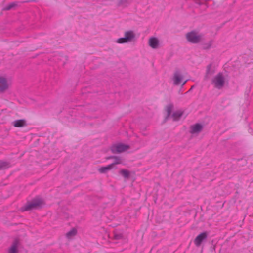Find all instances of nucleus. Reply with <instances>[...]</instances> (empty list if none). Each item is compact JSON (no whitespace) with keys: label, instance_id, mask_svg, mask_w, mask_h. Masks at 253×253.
<instances>
[{"label":"nucleus","instance_id":"4","mask_svg":"<svg viewBox=\"0 0 253 253\" xmlns=\"http://www.w3.org/2000/svg\"><path fill=\"white\" fill-rule=\"evenodd\" d=\"M173 81L174 84L176 85H183L186 82V81L184 80L182 74L178 71L174 73L173 77Z\"/></svg>","mask_w":253,"mask_h":253},{"label":"nucleus","instance_id":"17","mask_svg":"<svg viewBox=\"0 0 253 253\" xmlns=\"http://www.w3.org/2000/svg\"><path fill=\"white\" fill-rule=\"evenodd\" d=\"M173 109V105H172L171 104H168L167 106H166L165 110L167 112L168 117L169 116Z\"/></svg>","mask_w":253,"mask_h":253},{"label":"nucleus","instance_id":"14","mask_svg":"<svg viewBox=\"0 0 253 253\" xmlns=\"http://www.w3.org/2000/svg\"><path fill=\"white\" fill-rule=\"evenodd\" d=\"M114 166V164H111L107 166L99 168L98 169V171H99V172L102 173H105L107 171L113 168Z\"/></svg>","mask_w":253,"mask_h":253},{"label":"nucleus","instance_id":"22","mask_svg":"<svg viewBox=\"0 0 253 253\" xmlns=\"http://www.w3.org/2000/svg\"><path fill=\"white\" fill-rule=\"evenodd\" d=\"M15 4L12 3V4H9V5H8L6 8V10H9L12 7H13V6H14Z\"/></svg>","mask_w":253,"mask_h":253},{"label":"nucleus","instance_id":"5","mask_svg":"<svg viewBox=\"0 0 253 253\" xmlns=\"http://www.w3.org/2000/svg\"><path fill=\"white\" fill-rule=\"evenodd\" d=\"M129 149V146L127 145L123 144H118L114 145L112 147V151L113 153H122Z\"/></svg>","mask_w":253,"mask_h":253},{"label":"nucleus","instance_id":"19","mask_svg":"<svg viewBox=\"0 0 253 253\" xmlns=\"http://www.w3.org/2000/svg\"><path fill=\"white\" fill-rule=\"evenodd\" d=\"M120 173L125 177H128L129 175V171L125 169L121 170Z\"/></svg>","mask_w":253,"mask_h":253},{"label":"nucleus","instance_id":"1","mask_svg":"<svg viewBox=\"0 0 253 253\" xmlns=\"http://www.w3.org/2000/svg\"><path fill=\"white\" fill-rule=\"evenodd\" d=\"M204 34L197 30L188 32L186 35L187 41L192 43H198L201 42L204 38Z\"/></svg>","mask_w":253,"mask_h":253},{"label":"nucleus","instance_id":"13","mask_svg":"<svg viewBox=\"0 0 253 253\" xmlns=\"http://www.w3.org/2000/svg\"><path fill=\"white\" fill-rule=\"evenodd\" d=\"M124 36L128 42H130L134 38L135 35L132 31H127L125 32Z\"/></svg>","mask_w":253,"mask_h":253},{"label":"nucleus","instance_id":"9","mask_svg":"<svg viewBox=\"0 0 253 253\" xmlns=\"http://www.w3.org/2000/svg\"><path fill=\"white\" fill-rule=\"evenodd\" d=\"M148 44L152 48H157L159 45V41L156 38L151 37L149 40Z\"/></svg>","mask_w":253,"mask_h":253},{"label":"nucleus","instance_id":"16","mask_svg":"<svg viewBox=\"0 0 253 253\" xmlns=\"http://www.w3.org/2000/svg\"><path fill=\"white\" fill-rule=\"evenodd\" d=\"M76 234L77 230L73 228L66 233V237L69 239H70L74 237L76 235Z\"/></svg>","mask_w":253,"mask_h":253},{"label":"nucleus","instance_id":"6","mask_svg":"<svg viewBox=\"0 0 253 253\" xmlns=\"http://www.w3.org/2000/svg\"><path fill=\"white\" fill-rule=\"evenodd\" d=\"M9 83L7 80L3 76H0V92L3 91L8 89Z\"/></svg>","mask_w":253,"mask_h":253},{"label":"nucleus","instance_id":"21","mask_svg":"<svg viewBox=\"0 0 253 253\" xmlns=\"http://www.w3.org/2000/svg\"><path fill=\"white\" fill-rule=\"evenodd\" d=\"M213 41L212 40L210 41L208 43H207V49H209L212 46Z\"/></svg>","mask_w":253,"mask_h":253},{"label":"nucleus","instance_id":"12","mask_svg":"<svg viewBox=\"0 0 253 253\" xmlns=\"http://www.w3.org/2000/svg\"><path fill=\"white\" fill-rule=\"evenodd\" d=\"M18 245L19 241L16 240L13 242L11 247L10 248L9 250V253H17Z\"/></svg>","mask_w":253,"mask_h":253},{"label":"nucleus","instance_id":"15","mask_svg":"<svg viewBox=\"0 0 253 253\" xmlns=\"http://www.w3.org/2000/svg\"><path fill=\"white\" fill-rule=\"evenodd\" d=\"M183 112L181 110H178L174 113L172 115V117L173 120L174 121L178 120L182 115Z\"/></svg>","mask_w":253,"mask_h":253},{"label":"nucleus","instance_id":"3","mask_svg":"<svg viewBox=\"0 0 253 253\" xmlns=\"http://www.w3.org/2000/svg\"><path fill=\"white\" fill-rule=\"evenodd\" d=\"M44 204L42 199L40 198H36L28 202L25 207V210H30L42 207Z\"/></svg>","mask_w":253,"mask_h":253},{"label":"nucleus","instance_id":"11","mask_svg":"<svg viewBox=\"0 0 253 253\" xmlns=\"http://www.w3.org/2000/svg\"><path fill=\"white\" fill-rule=\"evenodd\" d=\"M206 238V233L203 232L200 235H199L195 240V244L197 246H199L202 241L204 240Z\"/></svg>","mask_w":253,"mask_h":253},{"label":"nucleus","instance_id":"8","mask_svg":"<svg viewBox=\"0 0 253 253\" xmlns=\"http://www.w3.org/2000/svg\"><path fill=\"white\" fill-rule=\"evenodd\" d=\"M12 125L16 127H22L27 126V122L25 119L17 120L13 122Z\"/></svg>","mask_w":253,"mask_h":253},{"label":"nucleus","instance_id":"10","mask_svg":"<svg viewBox=\"0 0 253 253\" xmlns=\"http://www.w3.org/2000/svg\"><path fill=\"white\" fill-rule=\"evenodd\" d=\"M216 70V65L214 63L212 62L207 66V74H212Z\"/></svg>","mask_w":253,"mask_h":253},{"label":"nucleus","instance_id":"20","mask_svg":"<svg viewBox=\"0 0 253 253\" xmlns=\"http://www.w3.org/2000/svg\"><path fill=\"white\" fill-rule=\"evenodd\" d=\"M115 161L114 162V163H113V164H114V165H116V164H120L121 163V161L119 158L115 157Z\"/></svg>","mask_w":253,"mask_h":253},{"label":"nucleus","instance_id":"2","mask_svg":"<svg viewBox=\"0 0 253 253\" xmlns=\"http://www.w3.org/2000/svg\"><path fill=\"white\" fill-rule=\"evenodd\" d=\"M212 82L215 88L221 89L224 86L225 78L223 74L220 72L213 78Z\"/></svg>","mask_w":253,"mask_h":253},{"label":"nucleus","instance_id":"18","mask_svg":"<svg viewBox=\"0 0 253 253\" xmlns=\"http://www.w3.org/2000/svg\"><path fill=\"white\" fill-rule=\"evenodd\" d=\"M128 42H129L127 41V40L125 36L123 38H119L117 40V42L120 44L125 43Z\"/></svg>","mask_w":253,"mask_h":253},{"label":"nucleus","instance_id":"7","mask_svg":"<svg viewBox=\"0 0 253 253\" xmlns=\"http://www.w3.org/2000/svg\"><path fill=\"white\" fill-rule=\"evenodd\" d=\"M203 126L200 124H196L191 126L190 127V132L192 134L199 133L203 128Z\"/></svg>","mask_w":253,"mask_h":253}]
</instances>
